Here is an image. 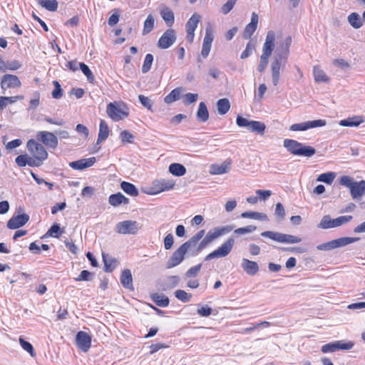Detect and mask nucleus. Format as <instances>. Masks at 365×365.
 Wrapping results in <instances>:
<instances>
[{
  "label": "nucleus",
  "instance_id": "1",
  "mask_svg": "<svg viewBox=\"0 0 365 365\" xmlns=\"http://www.w3.org/2000/svg\"><path fill=\"white\" fill-rule=\"evenodd\" d=\"M289 52V47H275L274 50V60L272 63V78L274 86H277L279 83L280 67L285 65Z\"/></svg>",
  "mask_w": 365,
  "mask_h": 365
},
{
  "label": "nucleus",
  "instance_id": "2",
  "mask_svg": "<svg viewBox=\"0 0 365 365\" xmlns=\"http://www.w3.org/2000/svg\"><path fill=\"white\" fill-rule=\"evenodd\" d=\"M339 183L349 189L353 200H359L365 195V180L358 182L350 176L344 175L340 178Z\"/></svg>",
  "mask_w": 365,
  "mask_h": 365
},
{
  "label": "nucleus",
  "instance_id": "3",
  "mask_svg": "<svg viewBox=\"0 0 365 365\" xmlns=\"http://www.w3.org/2000/svg\"><path fill=\"white\" fill-rule=\"evenodd\" d=\"M261 236L282 243L295 244L302 241L299 237L273 231H264Z\"/></svg>",
  "mask_w": 365,
  "mask_h": 365
},
{
  "label": "nucleus",
  "instance_id": "4",
  "mask_svg": "<svg viewBox=\"0 0 365 365\" xmlns=\"http://www.w3.org/2000/svg\"><path fill=\"white\" fill-rule=\"evenodd\" d=\"M352 218L351 215H344L339 216L335 219H331L329 215H324L318 225V227L322 229H329L339 227L349 222Z\"/></svg>",
  "mask_w": 365,
  "mask_h": 365
},
{
  "label": "nucleus",
  "instance_id": "5",
  "mask_svg": "<svg viewBox=\"0 0 365 365\" xmlns=\"http://www.w3.org/2000/svg\"><path fill=\"white\" fill-rule=\"evenodd\" d=\"M234 245V238H228L220 247L207 255L205 257V260L209 261L215 258L225 257L227 256L231 252Z\"/></svg>",
  "mask_w": 365,
  "mask_h": 365
},
{
  "label": "nucleus",
  "instance_id": "6",
  "mask_svg": "<svg viewBox=\"0 0 365 365\" xmlns=\"http://www.w3.org/2000/svg\"><path fill=\"white\" fill-rule=\"evenodd\" d=\"M26 148L29 153L42 163L48 158V153L44 146L37 143L35 140H29Z\"/></svg>",
  "mask_w": 365,
  "mask_h": 365
},
{
  "label": "nucleus",
  "instance_id": "7",
  "mask_svg": "<svg viewBox=\"0 0 365 365\" xmlns=\"http://www.w3.org/2000/svg\"><path fill=\"white\" fill-rule=\"evenodd\" d=\"M141 227L136 221L125 220L116 225L115 231L122 235H135Z\"/></svg>",
  "mask_w": 365,
  "mask_h": 365
},
{
  "label": "nucleus",
  "instance_id": "8",
  "mask_svg": "<svg viewBox=\"0 0 365 365\" xmlns=\"http://www.w3.org/2000/svg\"><path fill=\"white\" fill-rule=\"evenodd\" d=\"M106 112L108 116L114 121L120 120L128 117L129 114L127 108L118 106L115 103H110L107 106Z\"/></svg>",
  "mask_w": 365,
  "mask_h": 365
},
{
  "label": "nucleus",
  "instance_id": "9",
  "mask_svg": "<svg viewBox=\"0 0 365 365\" xmlns=\"http://www.w3.org/2000/svg\"><path fill=\"white\" fill-rule=\"evenodd\" d=\"M36 140L47 148L55 149L58 146V138L51 132L38 131L36 134Z\"/></svg>",
  "mask_w": 365,
  "mask_h": 365
},
{
  "label": "nucleus",
  "instance_id": "10",
  "mask_svg": "<svg viewBox=\"0 0 365 365\" xmlns=\"http://www.w3.org/2000/svg\"><path fill=\"white\" fill-rule=\"evenodd\" d=\"M200 20V16L197 14H194L186 23V38L187 43L190 44L193 42L195 31L197 26Z\"/></svg>",
  "mask_w": 365,
  "mask_h": 365
},
{
  "label": "nucleus",
  "instance_id": "11",
  "mask_svg": "<svg viewBox=\"0 0 365 365\" xmlns=\"http://www.w3.org/2000/svg\"><path fill=\"white\" fill-rule=\"evenodd\" d=\"M187 252L183 249L182 245L180 246L171 255L166 262V268L170 269L180 264L185 259V256Z\"/></svg>",
  "mask_w": 365,
  "mask_h": 365
},
{
  "label": "nucleus",
  "instance_id": "12",
  "mask_svg": "<svg viewBox=\"0 0 365 365\" xmlns=\"http://www.w3.org/2000/svg\"><path fill=\"white\" fill-rule=\"evenodd\" d=\"M326 125L324 120H315L302 123H295L290 126L289 130L292 131L306 130L309 128L322 127Z\"/></svg>",
  "mask_w": 365,
  "mask_h": 365
},
{
  "label": "nucleus",
  "instance_id": "13",
  "mask_svg": "<svg viewBox=\"0 0 365 365\" xmlns=\"http://www.w3.org/2000/svg\"><path fill=\"white\" fill-rule=\"evenodd\" d=\"M76 341L78 347L83 352H87L91 346V337L86 332L81 331L76 334Z\"/></svg>",
  "mask_w": 365,
  "mask_h": 365
},
{
  "label": "nucleus",
  "instance_id": "14",
  "mask_svg": "<svg viewBox=\"0 0 365 365\" xmlns=\"http://www.w3.org/2000/svg\"><path fill=\"white\" fill-rule=\"evenodd\" d=\"M175 182L173 180L169 179H160L153 181V193L158 194L165 190H172L174 187Z\"/></svg>",
  "mask_w": 365,
  "mask_h": 365
},
{
  "label": "nucleus",
  "instance_id": "15",
  "mask_svg": "<svg viewBox=\"0 0 365 365\" xmlns=\"http://www.w3.org/2000/svg\"><path fill=\"white\" fill-rule=\"evenodd\" d=\"M21 86V82L16 76L11 74H5L3 76L1 87L3 90H6L10 88H17Z\"/></svg>",
  "mask_w": 365,
  "mask_h": 365
},
{
  "label": "nucleus",
  "instance_id": "16",
  "mask_svg": "<svg viewBox=\"0 0 365 365\" xmlns=\"http://www.w3.org/2000/svg\"><path fill=\"white\" fill-rule=\"evenodd\" d=\"M258 19L259 17L257 14L253 12L251 16V21L247 25H246L243 31L242 36L244 38L249 39L251 38L257 28Z\"/></svg>",
  "mask_w": 365,
  "mask_h": 365
},
{
  "label": "nucleus",
  "instance_id": "17",
  "mask_svg": "<svg viewBox=\"0 0 365 365\" xmlns=\"http://www.w3.org/2000/svg\"><path fill=\"white\" fill-rule=\"evenodd\" d=\"M29 220V216L27 214L14 216L8 221L7 227L11 230L17 229L24 226Z\"/></svg>",
  "mask_w": 365,
  "mask_h": 365
},
{
  "label": "nucleus",
  "instance_id": "18",
  "mask_svg": "<svg viewBox=\"0 0 365 365\" xmlns=\"http://www.w3.org/2000/svg\"><path fill=\"white\" fill-rule=\"evenodd\" d=\"M234 227L235 226L231 225H227L222 227H217L212 230H210L207 235L213 241L220 236L230 232L234 229Z\"/></svg>",
  "mask_w": 365,
  "mask_h": 365
},
{
  "label": "nucleus",
  "instance_id": "19",
  "mask_svg": "<svg viewBox=\"0 0 365 365\" xmlns=\"http://www.w3.org/2000/svg\"><path fill=\"white\" fill-rule=\"evenodd\" d=\"M95 162L96 158L92 157L71 162L69 165L74 170H81L92 166Z\"/></svg>",
  "mask_w": 365,
  "mask_h": 365
},
{
  "label": "nucleus",
  "instance_id": "20",
  "mask_svg": "<svg viewBox=\"0 0 365 365\" xmlns=\"http://www.w3.org/2000/svg\"><path fill=\"white\" fill-rule=\"evenodd\" d=\"M242 268L249 275L254 276L259 271V265L256 262L243 258L242 260Z\"/></svg>",
  "mask_w": 365,
  "mask_h": 365
},
{
  "label": "nucleus",
  "instance_id": "21",
  "mask_svg": "<svg viewBox=\"0 0 365 365\" xmlns=\"http://www.w3.org/2000/svg\"><path fill=\"white\" fill-rule=\"evenodd\" d=\"M230 165V160H226L221 165L212 164L210 166V173L212 175L225 174L229 171Z\"/></svg>",
  "mask_w": 365,
  "mask_h": 365
},
{
  "label": "nucleus",
  "instance_id": "22",
  "mask_svg": "<svg viewBox=\"0 0 365 365\" xmlns=\"http://www.w3.org/2000/svg\"><path fill=\"white\" fill-rule=\"evenodd\" d=\"M205 233V230H200L189 240L181 245L183 247V249L188 252L191 248L195 247L197 245L198 242L203 237Z\"/></svg>",
  "mask_w": 365,
  "mask_h": 365
},
{
  "label": "nucleus",
  "instance_id": "23",
  "mask_svg": "<svg viewBox=\"0 0 365 365\" xmlns=\"http://www.w3.org/2000/svg\"><path fill=\"white\" fill-rule=\"evenodd\" d=\"M175 34L174 30H167L158 41V46H172L175 41Z\"/></svg>",
  "mask_w": 365,
  "mask_h": 365
},
{
  "label": "nucleus",
  "instance_id": "24",
  "mask_svg": "<svg viewBox=\"0 0 365 365\" xmlns=\"http://www.w3.org/2000/svg\"><path fill=\"white\" fill-rule=\"evenodd\" d=\"M120 283L123 287L133 290V277L130 269H125L122 272L120 276Z\"/></svg>",
  "mask_w": 365,
  "mask_h": 365
},
{
  "label": "nucleus",
  "instance_id": "25",
  "mask_svg": "<svg viewBox=\"0 0 365 365\" xmlns=\"http://www.w3.org/2000/svg\"><path fill=\"white\" fill-rule=\"evenodd\" d=\"M108 202L113 207H117L123 203L127 205L129 203V199L125 197L121 192L110 195L108 198Z\"/></svg>",
  "mask_w": 365,
  "mask_h": 365
},
{
  "label": "nucleus",
  "instance_id": "26",
  "mask_svg": "<svg viewBox=\"0 0 365 365\" xmlns=\"http://www.w3.org/2000/svg\"><path fill=\"white\" fill-rule=\"evenodd\" d=\"M196 117L199 122L205 123L209 119V111L204 102H200L196 113Z\"/></svg>",
  "mask_w": 365,
  "mask_h": 365
},
{
  "label": "nucleus",
  "instance_id": "27",
  "mask_svg": "<svg viewBox=\"0 0 365 365\" xmlns=\"http://www.w3.org/2000/svg\"><path fill=\"white\" fill-rule=\"evenodd\" d=\"M363 122L364 119L362 116L356 115L340 120L339 125L344 127H356Z\"/></svg>",
  "mask_w": 365,
  "mask_h": 365
},
{
  "label": "nucleus",
  "instance_id": "28",
  "mask_svg": "<svg viewBox=\"0 0 365 365\" xmlns=\"http://www.w3.org/2000/svg\"><path fill=\"white\" fill-rule=\"evenodd\" d=\"M109 135V128L106 122L103 120H101L99 125V133L96 145L100 144L101 142L106 140Z\"/></svg>",
  "mask_w": 365,
  "mask_h": 365
},
{
  "label": "nucleus",
  "instance_id": "29",
  "mask_svg": "<svg viewBox=\"0 0 365 365\" xmlns=\"http://www.w3.org/2000/svg\"><path fill=\"white\" fill-rule=\"evenodd\" d=\"M180 277L178 276L168 277L165 281L160 284L163 290H168L175 287L180 282Z\"/></svg>",
  "mask_w": 365,
  "mask_h": 365
},
{
  "label": "nucleus",
  "instance_id": "30",
  "mask_svg": "<svg viewBox=\"0 0 365 365\" xmlns=\"http://www.w3.org/2000/svg\"><path fill=\"white\" fill-rule=\"evenodd\" d=\"M160 15L168 26H171L175 21L173 11L168 7H164L160 11Z\"/></svg>",
  "mask_w": 365,
  "mask_h": 365
},
{
  "label": "nucleus",
  "instance_id": "31",
  "mask_svg": "<svg viewBox=\"0 0 365 365\" xmlns=\"http://www.w3.org/2000/svg\"><path fill=\"white\" fill-rule=\"evenodd\" d=\"M217 113L220 115L226 114L230 109V103L228 98L219 99L216 103Z\"/></svg>",
  "mask_w": 365,
  "mask_h": 365
},
{
  "label": "nucleus",
  "instance_id": "32",
  "mask_svg": "<svg viewBox=\"0 0 365 365\" xmlns=\"http://www.w3.org/2000/svg\"><path fill=\"white\" fill-rule=\"evenodd\" d=\"M283 145L289 152L296 155L295 151L302 147V143L294 140L285 139L283 142Z\"/></svg>",
  "mask_w": 365,
  "mask_h": 365
},
{
  "label": "nucleus",
  "instance_id": "33",
  "mask_svg": "<svg viewBox=\"0 0 365 365\" xmlns=\"http://www.w3.org/2000/svg\"><path fill=\"white\" fill-rule=\"evenodd\" d=\"M152 300L159 307H166L170 303V299L164 294H153L150 296Z\"/></svg>",
  "mask_w": 365,
  "mask_h": 365
},
{
  "label": "nucleus",
  "instance_id": "34",
  "mask_svg": "<svg viewBox=\"0 0 365 365\" xmlns=\"http://www.w3.org/2000/svg\"><path fill=\"white\" fill-rule=\"evenodd\" d=\"M169 172L175 176L180 177L185 174L186 168L183 165L175 163L170 165Z\"/></svg>",
  "mask_w": 365,
  "mask_h": 365
},
{
  "label": "nucleus",
  "instance_id": "35",
  "mask_svg": "<svg viewBox=\"0 0 365 365\" xmlns=\"http://www.w3.org/2000/svg\"><path fill=\"white\" fill-rule=\"evenodd\" d=\"M250 125H249L248 130L251 132L263 135L266 128V125L264 123L257 121V120H251L250 123Z\"/></svg>",
  "mask_w": 365,
  "mask_h": 365
},
{
  "label": "nucleus",
  "instance_id": "36",
  "mask_svg": "<svg viewBox=\"0 0 365 365\" xmlns=\"http://www.w3.org/2000/svg\"><path fill=\"white\" fill-rule=\"evenodd\" d=\"M120 187L125 193L132 197H136L139 194L136 187L130 182L123 181L120 183Z\"/></svg>",
  "mask_w": 365,
  "mask_h": 365
},
{
  "label": "nucleus",
  "instance_id": "37",
  "mask_svg": "<svg viewBox=\"0 0 365 365\" xmlns=\"http://www.w3.org/2000/svg\"><path fill=\"white\" fill-rule=\"evenodd\" d=\"M103 259L104 262V270L106 272H111L116 267L118 262L115 259L108 257V255L103 254Z\"/></svg>",
  "mask_w": 365,
  "mask_h": 365
},
{
  "label": "nucleus",
  "instance_id": "38",
  "mask_svg": "<svg viewBox=\"0 0 365 365\" xmlns=\"http://www.w3.org/2000/svg\"><path fill=\"white\" fill-rule=\"evenodd\" d=\"M181 88H176L173 89L168 95H167L165 98V103L168 104H170L180 98V95L182 92Z\"/></svg>",
  "mask_w": 365,
  "mask_h": 365
},
{
  "label": "nucleus",
  "instance_id": "39",
  "mask_svg": "<svg viewBox=\"0 0 365 365\" xmlns=\"http://www.w3.org/2000/svg\"><path fill=\"white\" fill-rule=\"evenodd\" d=\"M314 77L315 81L317 83L324 82L327 83L329 81V78L326 75L325 72L320 68L319 66H315L314 67Z\"/></svg>",
  "mask_w": 365,
  "mask_h": 365
},
{
  "label": "nucleus",
  "instance_id": "40",
  "mask_svg": "<svg viewBox=\"0 0 365 365\" xmlns=\"http://www.w3.org/2000/svg\"><path fill=\"white\" fill-rule=\"evenodd\" d=\"M359 240V237H344L338 238L334 240L335 248L341 247L349 245L351 243L355 242Z\"/></svg>",
  "mask_w": 365,
  "mask_h": 365
},
{
  "label": "nucleus",
  "instance_id": "41",
  "mask_svg": "<svg viewBox=\"0 0 365 365\" xmlns=\"http://www.w3.org/2000/svg\"><path fill=\"white\" fill-rule=\"evenodd\" d=\"M296 155L311 157L316 153V150L309 145H304L302 143V147L295 151Z\"/></svg>",
  "mask_w": 365,
  "mask_h": 365
},
{
  "label": "nucleus",
  "instance_id": "42",
  "mask_svg": "<svg viewBox=\"0 0 365 365\" xmlns=\"http://www.w3.org/2000/svg\"><path fill=\"white\" fill-rule=\"evenodd\" d=\"M214 38V29L211 24H208L205 29V36L202 46H211Z\"/></svg>",
  "mask_w": 365,
  "mask_h": 365
},
{
  "label": "nucleus",
  "instance_id": "43",
  "mask_svg": "<svg viewBox=\"0 0 365 365\" xmlns=\"http://www.w3.org/2000/svg\"><path fill=\"white\" fill-rule=\"evenodd\" d=\"M38 3L46 10L56 11L58 9V1L56 0H37Z\"/></svg>",
  "mask_w": 365,
  "mask_h": 365
},
{
  "label": "nucleus",
  "instance_id": "44",
  "mask_svg": "<svg viewBox=\"0 0 365 365\" xmlns=\"http://www.w3.org/2000/svg\"><path fill=\"white\" fill-rule=\"evenodd\" d=\"M22 96H11V97H4L1 96L0 97V109L1 110H4L8 104L14 103L17 101L19 99H22Z\"/></svg>",
  "mask_w": 365,
  "mask_h": 365
},
{
  "label": "nucleus",
  "instance_id": "45",
  "mask_svg": "<svg viewBox=\"0 0 365 365\" xmlns=\"http://www.w3.org/2000/svg\"><path fill=\"white\" fill-rule=\"evenodd\" d=\"M349 23L355 29L362 26V21L359 14L353 12L348 16Z\"/></svg>",
  "mask_w": 365,
  "mask_h": 365
},
{
  "label": "nucleus",
  "instance_id": "46",
  "mask_svg": "<svg viewBox=\"0 0 365 365\" xmlns=\"http://www.w3.org/2000/svg\"><path fill=\"white\" fill-rule=\"evenodd\" d=\"M155 19L152 14H149L143 24V34H147L150 33L154 28Z\"/></svg>",
  "mask_w": 365,
  "mask_h": 365
},
{
  "label": "nucleus",
  "instance_id": "47",
  "mask_svg": "<svg viewBox=\"0 0 365 365\" xmlns=\"http://www.w3.org/2000/svg\"><path fill=\"white\" fill-rule=\"evenodd\" d=\"M335 177L336 174L334 173L328 172L322 173L320 175H319L317 181L323 182L326 184L331 185L333 182Z\"/></svg>",
  "mask_w": 365,
  "mask_h": 365
},
{
  "label": "nucleus",
  "instance_id": "48",
  "mask_svg": "<svg viewBox=\"0 0 365 365\" xmlns=\"http://www.w3.org/2000/svg\"><path fill=\"white\" fill-rule=\"evenodd\" d=\"M79 68L81 70V71L83 73V74L86 76L87 80L90 83H93L94 81V76L93 73L91 72L89 67L85 64L84 63H78Z\"/></svg>",
  "mask_w": 365,
  "mask_h": 365
},
{
  "label": "nucleus",
  "instance_id": "49",
  "mask_svg": "<svg viewBox=\"0 0 365 365\" xmlns=\"http://www.w3.org/2000/svg\"><path fill=\"white\" fill-rule=\"evenodd\" d=\"M175 296L177 299L182 302H188L190 301L192 295L182 289H178L175 292Z\"/></svg>",
  "mask_w": 365,
  "mask_h": 365
},
{
  "label": "nucleus",
  "instance_id": "50",
  "mask_svg": "<svg viewBox=\"0 0 365 365\" xmlns=\"http://www.w3.org/2000/svg\"><path fill=\"white\" fill-rule=\"evenodd\" d=\"M153 61V56L152 54L148 53L145 56L143 65L142 66V72L143 73H148L151 68L152 63Z\"/></svg>",
  "mask_w": 365,
  "mask_h": 365
},
{
  "label": "nucleus",
  "instance_id": "51",
  "mask_svg": "<svg viewBox=\"0 0 365 365\" xmlns=\"http://www.w3.org/2000/svg\"><path fill=\"white\" fill-rule=\"evenodd\" d=\"M19 344L25 351L30 354L31 356H34L36 355L34 349L31 343L25 341L22 337H20Z\"/></svg>",
  "mask_w": 365,
  "mask_h": 365
},
{
  "label": "nucleus",
  "instance_id": "52",
  "mask_svg": "<svg viewBox=\"0 0 365 365\" xmlns=\"http://www.w3.org/2000/svg\"><path fill=\"white\" fill-rule=\"evenodd\" d=\"M336 350H350L353 348L354 344L353 341H335Z\"/></svg>",
  "mask_w": 365,
  "mask_h": 365
},
{
  "label": "nucleus",
  "instance_id": "53",
  "mask_svg": "<svg viewBox=\"0 0 365 365\" xmlns=\"http://www.w3.org/2000/svg\"><path fill=\"white\" fill-rule=\"evenodd\" d=\"M198 98V95L197 93H187L182 96L183 103L185 106H189L193 103H195Z\"/></svg>",
  "mask_w": 365,
  "mask_h": 365
},
{
  "label": "nucleus",
  "instance_id": "54",
  "mask_svg": "<svg viewBox=\"0 0 365 365\" xmlns=\"http://www.w3.org/2000/svg\"><path fill=\"white\" fill-rule=\"evenodd\" d=\"M53 84L54 86V90L52 91V97L55 99H59L63 96V89L58 81H53Z\"/></svg>",
  "mask_w": 365,
  "mask_h": 365
},
{
  "label": "nucleus",
  "instance_id": "55",
  "mask_svg": "<svg viewBox=\"0 0 365 365\" xmlns=\"http://www.w3.org/2000/svg\"><path fill=\"white\" fill-rule=\"evenodd\" d=\"M257 227L255 225H248L244 227L235 229L234 233L238 235H243L247 233H251L256 230Z\"/></svg>",
  "mask_w": 365,
  "mask_h": 365
},
{
  "label": "nucleus",
  "instance_id": "56",
  "mask_svg": "<svg viewBox=\"0 0 365 365\" xmlns=\"http://www.w3.org/2000/svg\"><path fill=\"white\" fill-rule=\"evenodd\" d=\"M274 215L279 221H282L284 219L286 212L282 203L278 202L276 204Z\"/></svg>",
  "mask_w": 365,
  "mask_h": 365
},
{
  "label": "nucleus",
  "instance_id": "57",
  "mask_svg": "<svg viewBox=\"0 0 365 365\" xmlns=\"http://www.w3.org/2000/svg\"><path fill=\"white\" fill-rule=\"evenodd\" d=\"M202 267V264H199L196 266H194L190 268L185 274V277L191 278L196 277L200 272Z\"/></svg>",
  "mask_w": 365,
  "mask_h": 365
},
{
  "label": "nucleus",
  "instance_id": "58",
  "mask_svg": "<svg viewBox=\"0 0 365 365\" xmlns=\"http://www.w3.org/2000/svg\"><path fill=\"white\" fill-rule=\"evenodd\" d=\"M237 0H227L221 7V12L223 14H227L233 9Z\"/></svg>",
  "mask_w": 365,
  "mask_h": 365
},
{
  "label": "nucleus",
  "instance_id": "59",
  "mask_svg": "<svg viewBox=\"0 0 365 365\" xmlns=\"http://www.w3.org/2000/svg\"><path fill=\"white\" fill-rule=\"evenodd\" d=\"M120 137L123 143H131L134 139V135L125 130L120 133Z\"/></svg>",
  "mask_w": 365,
  "mask_h": 365
},
{
  "label": "nucleus",
  "instance_id": "60",
  "mask_svg": "<svg viewBox=\"0 0 365 365\" xmlns=\"http://www.w3.org/2000/svg\"><path fill=\"white\" fill-rule=\"evenodd\" d=\"M61 227L58 223H54L48 230L47 234L52 237H58L61 235Z\"/></svg>",
  "mask_w": 365,
  "mask_h": 365
},
{
  "label": "nucleus",
  "instance_id": "61",
  "mask_svg": "<svg viewBox=\"0 0 365 365\" xmlns=\"http://www.w3.org/2000/svg\"><path fill=\"white\" fill-rule=\"evenodd\" d=\"M138 98L141 104L146 108L147 109L152 110V106L153 103L150 98L148 97L143 96V95H139Z\"/></svg>",
  "mask_w": 365,
  "mask_h": 365
},
{
  "label": "nucleus",
  "instance_id": "62",
  "mask_svg": "<svg viewBox=\"0 0 365 365\" xmlns=\"http://www.w3.org/2000/svg\"><path fill=\"white\" fill-rule=\"evenodd\" d=\"M212 240L207 235L202 240V241L199 243L196 252L193 254L192 255H196L199 252H200L202 250H203L208 244H210Z\"/></svg>",
  "mask_w": 365,
  "mask_h": 365
},
{
  "label": "nucleus",
  "instance_id": "63",
  "mask_svg": "<svg viewBox=\"0 0 365 365\" xmlns=\"http://www.w3.org/2000/svg\"><path fill=\"white\" fill-rule=\"evenodd\" d=\"M93 274L88 270H83L78 277L76 279V281H91Z\"/></svg>",
  "mask_w": 365,
  "mask_h": 365
},
{
  "label": "nucleus",
  "instance_id": "64",
  "mask_svg": "<svg viewBox=\"0 0 365 365\" xmlns=\"http://www.w3.org/2000/svg\"><path fill=\"white\" fill-rule=\"evenodd\" d=\"M174 238L172 234H168L164 238V247L165 249L168 250H170L173 245Z\"/></svg>",
  "mask_w": 365,
  "mask_h": 365
}]
</instances>
